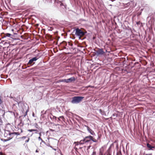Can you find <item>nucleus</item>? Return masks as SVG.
Masks as SVG:
<instances>
[{
  "mask_svg": "<svg viewBox=\"0 0 155 155\" xmlns=\"http://www.w3.org/2000/svg\"><path fill=\"white\" fill-rule=\"evenodd\" d=\"M75 35L79 39L83 40L86 38L87 32L83 28H78L75 29Z\"/></svg>",
  "mask_w": 155,
  "mask_h": 155,
  "instance_id": "f257e3e1",
  "label": "nucleus"
},
{
  "mask_svg": "<svg viewBox=\"0 0 155 155\" xmlns=\"http://www.w3.org/2000/svg\"><path fill=\"white\" fill-rule=\"evenodd\" d=\"M84 97L76 96L73 97L71 102L72 104H78L80 102L84 99Z\"/></svg>",
  "mask_w": 155,
  "mask_h": 155,
  "instance_id": "f03ea898",
  "label": "nucleus"
},
{
  "mask_svg": "<svg viewBox=\"0 0 155 155\" xmlns=\"http://www.w3.org/2000/svg\"><path fill=\"white\" fill-rule=\"evenodd\" d=\"M75 80V78L74 77H72L68 79H64L60 80V82H64L66 83L71 82L72 81H74Z\"/></svg>",
  "mask_w": 155,
  "mask_h": 155,
  "instance_id": "7ed1b4c3",
  "label": "nucleus"
},
{
  "mask_svg": "<svg viewBox=\"0 0 155 155\" xmlns=\"http://www.w3.org/2000/svg\"><path fill=\"white\" fill-rule=\"evenodd\" d=\"M38 59V58L36 56L30 59L27 64V65H29L28 67L32 65L35 63L34 61H36Z\"/></svg>",
  "mask_w": 155,
  "mask_h": 155,
  "instance_id": "20e7f679",
  "label": "nucleus"
},
{
  "mask_svg": "<svg viewBox=\"0 0 155 155\" xmlns=\"http://www.w3.org/2000/svg\"><path fill=\"white\" fill-rule=\"evenodd\" d=\"M105 53V52L103 51L102 48H99L97 50L95 51V54L97 56L104 55Z\"/></svg>",
  "mask_w": 155,
  "mask_h": 155,
  "instance_id": "39448f33",
  "label": "nucleus"
},
{
  "mask_svg": "<svg viewBox=\"0 0 155 155\" xmlns=\"http://www.w3.org/2000/svg\"><path fill=\"white\" fill-rule=\"evenodd\" d=\"M4 136L5 137H11V133L8 130H5Z\"/></svg>",
  "mask_w": 155,
  "mask_h": 155,
  "instance_id": "423d86ee",
  "label": "nucleus"
},
{
  "mask_svg": "<svg viewBox=\"0 0 155 155\" xmlns=\"http://www.w3.org/2000/svg\"><path fill=\"white\" fill-rule=\"evenodd\" d=\"M84 138L85 139L86 143H87L89 142L91 140L92 138V136L91 135H89L88 136L85 137Z\"/></svg>",
  "mask_w": 155,
  "mask_h": 155,
  "instance_id": "0eeeda50",
  "label": "nucleus"
},
{
  "mask_svg": "<svg viewBox=\"0 0 155 155\" xmlns=\"http://www.w3.org/2000/svg\"><path fill=\"white\" fill-rule=\"evenodd\" d=\"M86 127L87 130L90 133V134L92 135H95V134L94 131L91 130L90 128L89 127L86 125L85 126Z\"/></svg>",
  "mask_w": 155,
  "mask_h": 155,
  "instance_id": "6e6552de",
  "label": "nucleus"
},
{
  "mask_svg": "<svg viewBox=\"0 0 155 155\" xmlns=\"http://www.w3.org/2000/svg\"><path fill=\"white\" fill-rule=\"evenodd\" d=\"M48 117H49L53 121H55L56 120V117L55 116L51 114H50L49 115V116H48Z\"/></svg>",
  "mask_w": 155,
  "mask_h": 155,
  "instance_id": "1a4fd4ad",
  "label": "nucleus"
},
{
  "mask_svg": "<svg viewBox=\"0 0 155 155\" xmlns=\"http://www.w3.org/2000/svg\"><path fill=\"white\" fill-rule=\"evenodd\" d=\"M112 146H113V144H111L107 150V153L109 155H110L111 154V148Z\"/></svg>",
  "mask_w": 155,
  "mask_h": 155,
  "instance_id": "9d476101",
  "label": "nucleus"
},
{
  "mask_svg": "<svg viewBox=\"0 0 155 155\" xmlns=\"http://www.w3.org/2000/svg\"><path fill=\"white\" fill-rule=\"evenodd\" d=\"M77 143H79L80 144H83L86 143L84 138L83 140H81L79 142H78Z\"/></svg>",
  "mask_w": 155,
  "mask_h": 155,
  "instance_id": "9b49d317",
  "label": "nucleus"
},
{
  "mask_svg": "<svg viewBox=\"0 0 155 155\" xmlns=\"http://www.w3.org/2000/svg\"><path fill=\"white\" fill-rule=\"evenodd\" d=\"M67 43L66 41H63L62 42L60 43V45L61 47L62 46H66L67 45Z\"/></svg>",
  "mask_w": 155,
  "mask_h": 155,
  "instance_id": "f8f14e48",
  "label": "nucleus"
},
{
  "mask_svg": "<svg viewBox=\"0 0 155 155\" xmlns=\"http://www.w3.org/2000/svg\"><path fill=\"white\" fill-rule=\"evenodd\" d=\"M5 111L4 110L0 109V116H4L5 114Z\"/></svg>",
  "mask_w": 155,
  "mask_h": 155,
  "instance_id": "ddd939ff",
  "label": "nucleus"
},
{
  "mask_svg": "<svg viewBox=\"0 0 155 155\" xmlns=\"http://www.w3.org/2000/svg\"><path fill=\"white\" fill-rule=\"evenodd\" d=\"M147 146L149 150H152V148H154L152 146L148 143H147Z\"/></svg>",
  "mask_w": 155,
  "mask_h": 155,
  "instance_id": "4468645a",
  "label": "nucleus"
},
{
  "mask_svg": "<svg viewBox=\"0 0 155 155\" xmlns=\"http://www.w3.org/2000/svg\"><path fill=\"white\" fill-rule=\"evenodd\" d=\"M19 135V133L18 132H13L12 133H11V137H12V138L13 137V135Z\"/></svg>",
  "mask_w": 155,
  "mask_h": 155,
  "instance_id": "2eb2a0df",
  "label": "nucleus"
},
{
  "mask_svg": "<svg viewBox=\"0 0 155 155\" xmlns=\"http://www.w3.org/2000/svg\"><path fill=\"white\" fill-rule=\"evenodd\" d=\"M28 131L30 132H31L33 131H36V132H35V134H38V130L37 129H29L28 130Z\"/></svg>",
  "mask_w": 155,
  "mask_h": 155,
  "instance_id": "dca6fc26",
  "label": "nucleus"
},
{
  "mask_svg": "<svg viewBox=\"0 0 155 155\" xmlns=\"http://www.w3.org/2000/svg\"><path fill=\"white\" fill-rule=\"evenodd\" d=\"M12 139V137H7V139H1V140H2L4 142H6V141H8V140H11V139Z\"/></svg>",
  "mask_w": 155,
  "mask_h": 155,
  "instance_id": "f3484780",
  "label": "nucleus"
},
{
  "mask_svg": "<svg viewBox=\"0 0 155 155\" xmlns=\"http://www.w3.org/2000/svg\"><path fill=\"white\" fill-rule=\"evenodd\" d=\"M11 35L10 33H7L5 34H4V36H3V38H5L6 37H10Z\"/></svg>",
  "mask_w": 155,
  "mask_h": 155,
  "instance_id": "a211bd4d",
  "label": "nucleus"
},
{
  "mask_svg": "<svg viewBox=\"0 0 155 155\" xmlns=\"http://www.w3.org/2000/svg\"><path fill=\"white\" fill-rule=\"evenodd\" d=\"M91 140L92 141H93L94 142L96 143V142H97V140L94 139L93 137H92V138Z\"/></svg>",
  "mask_w": 155,
  "mask_h": 155,
  "instance_id": "6ab92c4d",
  "label": "nucleus"
},
{
  "mask_svg": "<svg viewBox=\"0 0 155 155\" xmlns=\"http://www.w3.org/2000/svg\"><path fill=\"white\" fill-rule=\"evenodd\" d=\"M116 155H122L121 152L120 151L119 152H117Z\"/></svg>",
  "mask_w": 155,
  "mask_h": 155,
  "instance_id": "aec40b11",
  "label": "nucleus"
},
{
  "mask_svg": "<svg viewBox=\"0 0 155 155\" xmlns=\"http://www.w3.org/2000/svg\"><path fill=\"white\" fill-rule=\"evenodd\" d=\"M28 137L26 136H23L21 138L23 140H25L26 138H27Z\"/></svg>",
  "mask_w": 155,
  "mask_h": 155,
  "instance_id": "412c9836",
  "label": "nucleus"
},
{
  "mask_svg": "<svg viewBox=\"0 0 155 155\" xmlns=\"http://www.w3.org/2000/svg\"><path fill=\"white\" fill-rule=\"evenodd\" d=\"M28 110H26V112H25V114H24L23 116H24V117H25L26 116V115L27 114V112H28Z\"/></svg>",
  "mask_w": 155,
  "mask_h": 155,
  "instance_id": "4be33fe9",
  "label": "nucleus"
},
{
  "mask_svg": "<svg viewBox=\"0 0 155 155\" xmlns=\"http://www.w3.org/2000/svg\"><path fill=\"white\" fill-rule=\"evenodd\" d=\"M3 124V121L1 118H0V125H2Z\"/></svg>",
  "mask_w": 155,
  "mask_h": 155,
  "instance_id": "5701e85b",
  "label": "nucleus"
},
{
  "mask_svg": "<svg viewBox=\"0 0 155 155\" xmlns=\"http://www.w3.org/2000/svg\"><path fill=\"white\" fill-rule=\"evenodd\" d=\"M61 47V50L60 49V50H62L63 49H65L66 48V46H62V47Z\"/></svg>",
  "mask_w": 155,
  "mask_h": 155,
  "instance_id": "b1692460",
  "label": "nucleus"
},
{
  "mask_svg": "<svg viewBox=\"0 0 155 155\" xmlns=\"http://www.w3.org/2000/svg\"><path fill=\"white\" fill-rule=\"evenodd\" d=\"M2 102H3V101L1 99V97L0 96V105L2 103Z\"/></svg>",
  "mask_w": 155,
  "mask_h": 155,
  "instance_id": "393cba45",
  "label": "nucleus"
},
{
  "mask_svg": "<svg viewBox=\"0 0 155 155\" xmlns=\"http://www.w3.org/2000/svg\"><path fill=\"white\" fill-rule=\"evenodd\" d=\"M27 140H26L25 141V142H26V143H27V142H28L29 141V139H29V138L28 137H27Z\"/></svg>",
  "mask_w": 155,
  "mask_h": 155,
  "instance_id": "a878e982",
  "label": "nucleus"
},
{
  "mask_svg": "<svg viewBox=\"0 0 155 155\" xmlns=\"http://www.w3.org/2000/svg\"><path fill=\"white\" fill-rule=\"evenodd\" d=\"M35 126L37 128H38V125L37 123H36L35 124Z\"/></svg>",
  "mask_w": 155,
  "mask_h": 155,
  "instance_id": "bb28decb",
  "label": "nucleus"
},
{
  "mask_svg": "<svg viewBox=\"0 0 155 155\" xmlns=\"http://www.w3.org/2000/svg\"><path fill=\"white\" fill-rule=\"evenodd\" d=\"M96 152L95 151H94L93 152L92 154L91 155H96Z\"/></svg>",
  "mask_w": 155,
  "mask_h": 155,
  "instance_id": "cd10ccee",
  "label": "nucleus"
},
{
  "mask_svg": "<svg viewBox=\"0 0 155 155\" xmlns=\"http://www.w3.org/2000/svg\"><path fill=\"white\" fill-rule=\"evenodd\" d=\"M59 118H61V119H62V120H63L64 119V117L63 116H60L59 117Z\"/></svg>",
  "mask_w": 155,
  "mask_h": 155,
  "instance_id": "c85d7f7f",
  "label": "nucleus"
},
{
  "mask_svg": "<svg viewBox=\"0 0 155 155\" xmlns=\"http://www.w3.org/2000/svg\"><path fill=\"white\" fill-rule=\"evenodd\" d=\"M38 139L39 140H41V141H42V139L41 138V137H38Z\"/></svg>",
  "mask_w": 155,
  "mask_h": 155,
  "instance_id": "c756f323",
  "label": "nucleus"
},
{
  "mask_svg": "<svg viewBox=\"0 0 155 155\" xmlns=\"http://www.w3.org/2000/svg\"><path fill=\"white\" fill-rule=\"evenodd\" d=\"M69 45L71 46H72L73 45V44L70 42H68Z\"/></svg>",
  "mask_w": 155,
  "mask_h": 155,
  "instance_id": "7c9ffc66",
  "label": "nucleus"
},
{
  "mask_svg": "<svg viewBox=\"0 0 155 155\" xmlns=\"http://www.w3.org/2000/svg\"><path fill=\"white\" fill-rule=\"evenodd\" d=\"M9 112L13 114L14 115H15V114L14 112L12 111H9Z\"/></svg>",
  "mask_w": 155,
  "mask_h": 155,
  "instance_id": "2f4dec72",
  "label": "nucleus"
},
{
  "mask_svg": "<svg viewBox=\"0 0 155 155\" xmlns=\"http://www.w3.org/2000/svg\"><path fill=\"white\" fill-rule=\"evenodd\" d=\"M41 142H42V143H44L45 144H46V145H47V144H46V143H45V142L44 140H42V141H41Z\"/></svg>",
  "mask_w": 155,
  "mask_h": 155,
  "instance_id": "473e14b6",
  "label": "nucleus"
},
{
  "mask_svg": "<svg viewBox=\"0 0 155 155\" xmlns=\"http://www.w3.org/2000/svg\"><path fill=\"white\" fill-rule=\"evenodd\" d=\"M78 47H81V48H82V47H83L81 45H78Z\"/></svg>",
  "mask_w": 155,
  "mask_h": 155,
  "instance_id": "72a5a7b5",
  "label": "nucleus"
},
{
  "mask_svg": "<svg viewBox=\"0 0 155 155\" xmlns=\"http://www.w3.org/2000/svg\"><path fill=\"white\" fill-rule=\"evenodd\" d=\"M39 137H41V132H40L39 133Z\"/></svg>",
  "mask_w": 155,
  "mask_h": 155,
  "instance_id": "f704fd0d",
  "label": "nucleus"
},
{
  "mask_svg": "<svg viewBox=\"0 0 155 155\" xmlns=\"http://www.w3.org/2000/svg\"><path fill=\"white\" fill-rule=\"evenodd\" d=\"M99 111H100V112L102 114V110L101 109H100L99 110Z\"/></svg>",
  "mask_w": 155,
  "mask_h": 155,
  "instance_id": "c9c22d12",
  "label": "nucleus"
},
{
  "mask_svg": "<svg viewBox=\"0 0 155 155\" xmlns=\"http://www.w3.org/2000/svg\"><path fill=\"white\" fill-rule=\"evenodd\" d=\"M50 130L51 131V132H53L54 130H53V129H50Z\"/></svg>",
  "mask_w": 155,
  "mask_h": 155,
  "instance_id": "e433bc0d",
  "label": "nucleus"
},
{
  "mask_svg": "<svg viewBox=\"0 0 155 155\" xmlns=\"http://www.w3.org/2000/svg\"><path fill=\"white\" fill-rule=\"evenodd\" d=\"M38 25H39V24H36V27H38Z\"/></svg>",
  "mask_w": 155,
  "mask_h": 155,
  "instance_id": "4c0bfd02",
  "label": "nucleus"
},
{
  "mask_svg": "<svg viewBox=\"0 0 155 155\" xmlns=\"http://www.w3.org/2000/svg\"><path fill=\"white\" fill-rule=\"evenodd\" d=\"M100 137L99 136H98V138H97V139L98 140L99 138H100Z\"/></svg>",
  "mask_w": 155,
  "mask_h": 155,
  "instance_id": "58836bf2",
  "label": "nucleus"
},
{
  "mask_svg": "<svg viewBox=\"0 0 155 155\" xmlns=\"http://www.w3.org/2000/svg\"><path fill=\"white\" fill-rule=\"evenodd\" d=\"M60 5H61V6L63 5V3H61V4H60Z\"/></svg>",
  "mask_w": 155,
  "mask_h": 155,
  "instance_id": "ea45409f",
  "label": "nucleus"
},
{
  "mask_svg": "<svg viewBox=\"0 0 155 155\" xmlns=\"http://www.w3.org/2000/svg\"><path fill=\"white\" fill-rule=\"evenodd\" d=\"M58 121L60 120V118H59V117L58 118Z\"/></svg>",
  "mask_w": 155,
  "mask_h": 155,
  "instance_id": "a19ab883",
  "label": "nucleus"
},
{
  "mask_svg": "<svg viewBox=\"0 0 155 155\" xmlns=\"http://www.w3.org/2000/svg\"><path fill=\"white\" fill-rule=\"evenodd\" d=\"M90 146H88V147H87V148H88V149H89V148H90Z\"/></svg>",
  "mask_w": 155,
  "mask_h": 155,
  "instance_id": "79ce46f5",
  "label": "nucleus"
},
{
  "mask_svg": "<svg viewBox=\"0 0 155 155\" xmlns=\"http://www.w3.org/2000/svg\"><path fill=\"white\" fill-rule=\"evenodd\" d=\"M34 115H34V113H33V114H32V116H33V117H34Z\"/></svg>",
  "mask_w": 155,
  "mask_h": 155,
  "instance_id": "37998d69",
  "label": "nucleus"
},
{
  "mask_svg": "<svg viewBox=\"0 0 155 155\" xmlns=\"http://www.w3.org/2000/svg\"><path fill=\"white\" fill-rule=\"evenodd\" d=\"M54 150L56 151V149H54V148H52Z\"/></svg>",
  "mask_w": 155,
  "mask_h": 155,
  "instance_id": "c03bdc74",
  "label": "nucleus"
},
{
  "mask_svg": "<svg viewBox=\"0 0 155 155\" xmlns=\"http://www.w3.org/2000/svg\"><path fill=\"white\" fill-rule=\"evenodd\" d=\"M49 147H51V148H53L51 146H50V145H49Z\"/></svg>",
  "mask_w": 155,
  "mask_h": 155,
  "instance_id": "a18cd8bd",
  "label": "nucleus"
},
{
  "mask_svg": "<svg viewBox=\"0 0 155 155\" xmlns=\"http://www.w3.org/2000/svg\"><path fill=\"white\" fill-rule=\"evenodd\" d=\"M146 155H152L151 154H146Z\"/></svg>",
  "mask_w": 155,
  "mask_h": 155,
  "instance_id": "49530a36",
  "label": "nucleus"
},
{
  "mask_svg": "<svg viewBox=\"0 0 155 155\" xmlns=\"http://www.w3.org/2000/svg\"><path fill=\"white\" fill-rule=\"evenodd\" d=\"M38 152V151L37 150H36V152Z\"/></svg>",
  "mask_w": 155,
  "mask_h": 155,
  "instance_id": "de8ad7c7",
  "label": "nucleus"
},
{
  "mask_svg": "<svg viewBox=\"0 0 155 155\" xmlns=\"http://www.w3.org/2000/svg\"><path fill=\"white\" fill-rule=\"evenodd\" d=\"M43 113V112L42 111H41V113Z\"/></svg>",
  "mask_w": 155,
  "mask_h": 155,
  "instance_id": "09e8293b",
  "label": "nucleus"
}]
</instances>
